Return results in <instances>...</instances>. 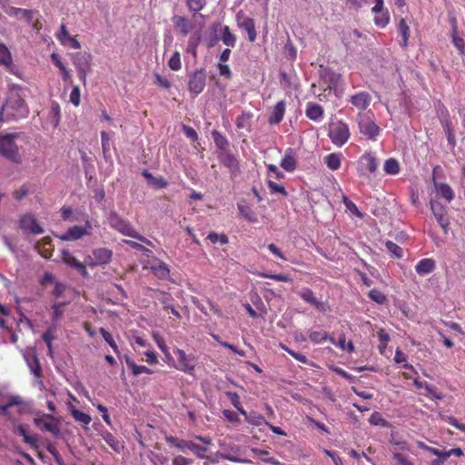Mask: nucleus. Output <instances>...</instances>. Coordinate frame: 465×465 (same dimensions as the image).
I'll return each mask as SVG.
<instances>
[{"label": "nucleus", "mask_w": 465, "mask_h": 465, "mask_svg": "<svg viewBox=\"0 0 465 465\" xmlns=\"http://www.w3.org/2000/svg\"><path fill=\"white\" fill-rule=\"evenodd\" d=\"M28 109L25 102L18 96L10 97L2 106L0 112V122L10 119L26 117Z\"/></svg>", "instance_id": "f257e3e1"}, {"label": "nucleus", "mask_w": 465, "mask_h": 465, "mask_svg": "<svg viewBox=\"0 0 465 465\" xmlns=\"http://www.w3.org/2000/svg\"><path fill=\"white\" fill-rule=\"evenodd\" d=\"M109 224L111 227L114 228L125 236L134 238L146 245H153V242L150 240L137 232L128 222L123 220L116 213H111L109 217Z\"/></svg>", "instance_id": "f03ea898"}, {"label": "nucleus", "mask_w": 465, "mask_h": 465, "mask_svg": "<svg viewBox=\"0 0 465 465\" xmlns=\"http://www.w3.org/2000/svg\"><path fill=\"white\" fill-rule=\"evenodd\" d=\"M360 133L368 139L375 141L381 133V128L375 124L369 113H359L356 118Z\"/></svg>", "instance_id": "7ed1b4c3"}, {"label": "nucleus", "mask_w": 465, "mask_h": 465, "mask_svg": "<svg viewBox=\"0 0 465 465\" xmlns=\"http://www.w3.org/2000/svg\"><path fill=\"white\" fill-rule=\"evenodd\" d=\"M15 138L16 134H0V154L14 163H19L20 155Z\"/></svg>", "instance_id": "20e7f679"}, {"label": "nucleus", "mask_w": 465, "mask_h": 465, "mask_svg": "<svg viewBox=\"0 0 465 465\" xmlns=\"http://www.w3.org/2000/svg\"><path fill=\"white\" fill-rule=\"evenodd\" d=\"M34 423L41 431L49 432L55 438L61 434L60 420L51 414L36 415Z\"/></svg>", "instance_id": "39448f33"}, {"label": "nucleus", "mask_w": 465, "mask_h": 465, "mask_svg": "<svg viewBox=\"0 0 465 465\" xmlns=\"http://www.w3.org/2000/svg\"><path fill=\"white\" fill-rule=\"evenodd\" d=\"M25 409L23 399L18 395H11L7 397L5 403L0 404V416L14 419L15 412L22 413Z\"/></svg>", "instance_id": "423d86ee"}, {"label": "nucleus", "mask_w": 465, "mask_h": 465, "mask_svg": "<svg viewBox=\"0 0 465 465\" xmlns=\"http://www.w3.org/2000/svg\"><path fill=\"white\" fill-rule=\"evenodd\" d=\"M84 225L70 227L64 233L55 235L62 241L71 242L82 239L84 236L91 235L93 225L90 220L83 222Z\"/></svg>", "instance_id": "0eeeda50"}, {"label": "nucleus", "mask_w": 465, "mask_h": 465, "mask_svg": "<svg viewBox=\"0 0 465 465\" xmlns=\"http://www.w3.org/2000/svg\"><path fill=\"white\" fill-rule=\"evenodd\" d=\"M113 256V252L107 248H96L92 254L85 258V263L90 267L108 264Z\"/></svg>", "instance_id": "6e6552de"}, {"label": "nucleus", "mask_w": 465, "mask_h": 465, "mask_svg": "<svg viewBox=\"0 0 465 465\" xmlns=\"http://www.w3.org/2000/svg\"><path fill=\"white\" fill-rule=\"evenodd\" d=\"M206 85V72L203 68L196 69L189 75L188 90L194 96L201 94Z\"/></svg>", "instance_id": "1a4fd4ad"}, {"label": "nucleus", "mask_w": 465, "mask_h": 465, "mask_svg": "<svg viewBox=\"0 0 465 465\" xmlns=\"http://www.w3.org/2000/svg\"><path fill=\"white\" fill-rule=\"evenodd\" d=\"M350 130L347 124L339 122L331 129L330 138L337 146H342L350 138Z\"/></svg>", "instance_id": "9d476101"}, {"label": "nucleus", "mask_w": 465, "mask_h": 465, "mask_svg": "<svg viewBox=\"0 0 465 465\" xmlns=\"http://www.w3.org/2000/svg\"><path fill=\"white\" fill-rule=\"evenodd\" d=\"M19 226L27 234L39 235L45 232L44 228L31 213H26L20 218Z\"/></svg>", "instance_id": "9b49d317"}, {"label": "nucleus", "mask_w": 465, "mask_h": 465, "mask_svg": "<svg viewBox=\"0 0 465 465\" xmlns=\"http://www.w3.org/2000/svg\"><path fill=\"white\" fill-rule=\"evenodd\" d=\"M378 169V160L371 152L364 153L359 161L358 172L360 175H365L367 173H375Z\"/></svg>", "instance_id": "f8f14e48"}, {"label": "nucleus", "mask_w": 465, "mask_h": 465, "mask_svg": "<svg viewBox=\"0 0 465 465\" xmlns=\"http://www.w3.org/2000/svg\"><path fill=\"white\" fill-rule=\"evenodd\" d=\"M171 442H173L175 446L182 451H185V450H190L193 454H195L200 459H205V452L208 450V448L205 446H201L191 440H177L175 438H170L168 440Z\"/></svg>", "instance_id": "ddd939ff"}, {"label": "nucleus", "mask_w": 465, "mask_h": 465, "mask_svg": "<svg viewBox=\"0 0 465 465\" xmlns=\"http://www.w3.org/2000/svg\"><path fill=\"white\" fill-rule=\"evenodd\" d=\"M323 78L328 84L327 88L332 91L337 97H340L344 90V83L341 75L332 71H327Z\"/></svg>", "instance_id": "4468645a"}, {"label": "nucleus", "mask_w": 465, "mask_h": 465, "mask_svg": "<svg viewBox=\"0 0 465 465\" xmlns=\"http://www.w3.org/2000/svg\"><path fill=\"white\" fill-rule=\"evenodd\" d=\"M430 207L439 225L442 228L444 232H447L450 225V219L447 215L445 207L435 200H430Z\"/></svg>", "instance_id": "2eb2a0df"}, {"label": "nucleus", "mask_w": 465, "mask_h": 465, "mask_svg": "<svg viewBox=\"0 0 465 465\" xmlns=\"http://www.w3.org/2000/svg\"><path fill=\"white\" fill-rule=\"evenodd\" d=\"M174 354L177 356L179 361V366L177 369L182 371L193 374L195 369V357L193 354H186L184 351L181 349H175Z\"/></svg>", "instance_id": "dca6fc26"}, {"label": "nucleus", "mask_w": 465, "mask_h": 465, "mask_svg": "<svg viewBox=\"0 0 465 465\" xmlns=\"http://www.w3.org/2000/svg\"><path fill=\"white\" fill-rule=\"evenodd\" d=\"M299 296L305 302L312 305L321 312H326L329 310L328 303L317 299L314 292L310 288H302L299 292Z\"/></svg>", "instance_id": "f3484780"}, {"label": "nucleus", "mask_w": 465, "mask_h": 465, "mask_svg": "<svg viewBox=\"0 0 465 465\" xmlns=\"http://www.w3.org/2000/svg\"><path fill=\"white\" fill-rule=\"evenodd\" d=\"M24 359L34 376H39L42 373V367L35 348H27L24 351Z\"/></svg>", "instance_id": "a211bd4d"}, {"label": "nucleus", "mask_w": 465, "mask_h": 465, "mask_svg": "<svg viewBox=\"0 0 465 465\" xmlns=\"http://www.w3.org/2000/svg\"><path fill=\"white\" fill-rule=\"evenodd\" d=\"M61 216L64 221L74 223L90 220L89 215L78 210H73L70 207L64 206L61 209Z\"/></svg>", "instance_id": "6ab92c4d"}, {"label": "nucleus", "mask_w": 465, "mask_h": 465, "mask_svg": "<svg viewBox=\"0 0 465 465\" xmlns=\"http://www.w3.org/2000/svg\"><path fill=\"white\" fill-rule=\"evenodd\" d=\"M0 65L8 72L16 74V68L13 64V57L9 48L0 42Z\"/></svg>", "instance_id": "aec40b11"}, {"label": "nucleus", "mask_w": 465, "mask_h": 465, "mask_svg": "<svg viewBox=\"0 0 465 465\" xmlns=\"http://www.w3.org/2000/svg\"><path fill=\"white\" fill-rule=\"evenodd\" d=\"M238 25L246 31L250 42H254L257 37L254 20L251 17L237 15Z\"/></svg>", "instance_id": "412c9836"}, {"label": "nucleus", "mask_w": 465, "mask_h": 465, "mask_svg": "<svg viewBox=\"0 0 465 465\" xmlns=\"http://www.w3.org/2000/svg\"><path fill=\"white\" fill-rule=\"evenodd\" d=\"M350 102L354 107L362 112L371 104V96L368 92H359L351 96Z\"/></svg>", "instance_id": "4be33fe9"}, {"label": "nucleus", "mask_w": 465, "mask_h": 465, "mask_svg": "<svg viewBox=\"0 0 465 465\" xmlns=\"http://www.w3.org/2000/svg\"><path fill=\"white\" fill-rule=\"evenodd\" d=\"M281 167L286 172L292 173L297 167L296 153L292 148H287L281 161Z\"/></svg>", "instance_id": "5701e85b"}, {"label": "nucleus", "mask_w": 465, "mask_h": 465, "mask_svg": "<svg viewBox=\"0 0 465 465\" xmlns=\"http://www.w3.org/2000/svg\"><path fill=\"white\" fill-rule=\"evenodd\" d=\"M390 443L391 444V452L393 454L395 451H410L411 445L408 441L404 440L398 433L392 432L390 437Z\"/></svg>", "instance_id": "b1692460"}, {"label": "nucleus", "mask_w": 465, "mask_h": 465, "mask_svg": "<svg viewBox=\"0 0 465 465\" xmlns=\"http://www.w3.org/2000/svg\"><path fill=\"white\" fill-rule=\"evenodd\" d=\"M57 38L62 45H69L73 49H80V42L74 36L69 35L65 25H62L60 32L57 34Z\"/></svg>", "instance_id": "393cba45"}, {"label": "nucleus", "mask_w": 465, "mask_h": 465, "mask_svg": "<svg viewBox=\"0 0 465 465\" xmlns=\"http://www.w3.org/2000/svg\"><path fill=\"white\" fill-rule=\"evenodd\" d=\"M434 190L437 195L443 198L447 203H450L454 199V191L446 183L434 182Z\"/></svg>", "instance_id": "a878e982"}, {"label": "nucleus", "mask_w": 465, "mask_h": 465, "mask_svg": "<svg viewBox=\"0 0 465 465\" xmlns=\"http://www.w3.org/2000/svg\"><path fill=\"white\" fill-rule=\"evenodd\" d=\"M35 249L38 253L45 259L51 258L53 254L52 239L50 237H45L41 241L35 244Z\"/></svg>", "instance_id": "bb28decb"}, {"label": "nucleus", "mask_w": 465, "mask_h": 465, "mask_svg": "<svg viewBox=\"0 0 465 465\" xmlns=\"http://www.w3.org/2000/svg\"><path fill=\"white\" fill-rule=\"evenodd\" d=\"M219 161L231 172L234 173L239 170V163L235 156L227 151H223L218 154Z\"/></svg>", "instance_id": "cd10ccee"}, {"label": "nucleus", "mask_w": 465, "mask_h": 465, "mask_svg": "<svg viewBox=\"0 0 465 465\" xmlns=\"http://www.w3.org/2000/svg\"><path fill=\"white\" fill-rule=\"evenodd\" d=\"M436 268V262L431 258H424L418 262L415 266L416 272L420 276H425L432 272Z\"/></svg>", "instance_id": "c85d7f7f"}, {"label": "nucleus", "mask_w": 465, "mask_h": 465, "mask_svg": "<svg viewBox=\"0 0 465 465\" xmlns=\"http://www.w3.org/2000/svg\"><path fill=\"white\" fill-rule=\"evenodd\" d=\"M6 14L12 17H21L29 25L33 24L34 11L31 9L10 6L6 11Z\"/></svg>", "instance_id": "c756f323"}, {"label": "nucleus", "mask_w": 465, "mask_h": 465, "mask_svg": "<svg viewBox=\"0 0 465 465\" xmlns=\"http://www.w3.org/2000/svg\"><path fill=\"white\" fill-rule=\"evenodd\" d=\"M172 21L183 36H186L193 29V24L184 16L174 15Z\"/></svg>", "instance_id": "7c9ffc66"}, {"label": "nucleus", "mask_w": 465, "mask_h": 465, "mask_svg": "<svg viewBox=\"0 0 465 465\" xmlns=\"http://www.w3.org/2000/svg\"><path fill=\"white\" fill-rule=\"evenodd\" d=\"M285 113V102L283 100L278 102L273 107L270 116L269 123L270 124H280L284 116Z\"/></svg>", "instance_id": "2f4dec72"}, {"label": "nucleus", "mask_w": 465, "mask_h": 465, "mask_svg": "<svg viewBox=\"0 0 465 465\" xmlns=\"http://www.w3.org/2000/svg\"><path fill=\"white\" fill-rule=\"evenodd\" d=\"M305 114L309 119L320 122L323 117V109L317 104L308 103Z\"/></svg>", "instance_id": "473e14b6"}, {"label": "nucleus", "mask_w": 465, "mask_h": 465, "mask_svg": "<svg viewBox=\"0 0 465 465\" xmlns=\"http://www.w3.org/2000/svg\"><path fill=\"white\" fill-rule=\"evenodd\" d=\"M451 39L454 46L459 50L461 55H465V40L458 35L456 20L453 19L451 26Z\"/></svg>", "instance_id": "72a5a7b5"}, {"label": "nucleus", "mask_w": 465, "mask_h": 465, "mask_svg": "<svg viewBox=\"0 0 465 465\" xmlns=\"http://www.w3.org/2000/svg\"><path fill=\"white\" fill-rule=\"evenodd\" d=\"M309 339L314 344H322L326 341H330L331 343L335 344V340L332 337H330L328 332L324 331H312L309 334Z\"/></svg>", "instance_id": "f704fd0d"}, {"label": "nucleus", "mask_w": 465, "mask_h": 465, "mask_svg": "<svg viewBox=\"0 0 465 465\" xmlns=\"http://www.w3.org/2000/svg\"><path fill=\"white\" fill-rule=\"evenodd\" d=\"M242 415L244 416L245 420L252 426L259 427L263 424L267 426V424H268V421L265 420L263 416L259 414L256 411L247 412L245 411V414H242Z\"/></svg>", "instance_id": "c9c22d12"}, {"label": "nucleus", "mask_w": 465, "mask_h": 465, "mask_svg": "<svg viewBox=\"0 0 465 465\" xmlns=\"http://www.w3.org/2000/svg\"><path fill=\"white\" fill-rule=\"evenodd\" d=\"M101 436L103 440L116 452H120V450L124 448L121 441H119L116 437H114L111 432L107 430H103L101 432Z\"/></svg>", "instance_id": "e433bc0d"}, {"label": "nucleus", "mask_w": 465, "mask_h": 465, "mask_svg": "<svg viewBox=\"0 0 465 465\" xmlns=\"http://www.w3.org/2000/svg\"><path fill=\"white\" fill-rule=\"evenodd\" d=\"M342 155L339 153H332L324 157V163L331 171H336L341 167Z\"/></svg>", "instance_id": "4c0bfd02"}, {"label": "nucleus", "mask_w": 465, "mask_h": 465, "mask_svg": "<svg viewBox=\"0 0 465 465\" xmlns=\"http://www.w3.org/2000/svg\"><path fill=\"white\" fill-rule=\"evenodd\" d=\"M126 365L131 370L134 376H138L142 373L152 374L153 371L146 366L137 365L132 359L126 358Z\"/></svg>", "instance_id": "58836bf2"}, {"label": "nucleus", "mask_w": 465, "mask_h": 465, "mask_svg": "<svg viewBox=\"0 0 465 465\" xmlns=\"http://www.w3.org/2000/svg\"><path fill=\"white\" fill-rule=\"evenodd\" d=\"M151 268L154 275L159 279L165 280L169 277L170 270L165 262L159 261L157 264L153 265Z\"/></svg>", "instance_id": "ea45409f"}, {"label": "nucleus", "mask_w": 465, "mask_h": 465, "mask_svg": "<svg viewBox=\"0 0 465 465\" xmlns=\"http://www.w3.org/2000/svg\"><path fill=\"white\" fill-rule=\"evenodd\" d=\"M374 16V24L376 26L384 28L390 22V15L387 9H381L379 12H372Z\"/></svg>", "instance_id": "a19ab883"}, {"label": "nucleus", "mask_w": 465, "mask_h": 465, "mask_svg": "<svg viewBox=\"0 0 465 465\" xmlns=\"http://www.w3.org/2000/svg\"><path fill=\"white\" fill-rule=\"evenodd\" d=\"M383 170L386 174L396 175L401 171L400 163L395 158H389L384 163Z\"/></svg>", "instance_id": "79ce46f5"}, {"label": "nucleus", "mask_w": 465, "mask_h": 465, "mask_svg": "<svg viewBox=\"0 0 465 465\" xmlns=\"http://www.w3.org/2000/svg\"><path fill=\"white\" fill-rule=\"evenodd\" d=\"M54 331V327H49L42 335V339L45 342L48 349V356L51 358H53L54 354L52 341L55 339Z\"/></svg>", "instance_id": "37998d69"}, {"label": "nucleus", "mask_w": 465, "mask_h": 465, "mask_svg": "<svg viewBox=\"0 0 465 465\" xmlns=\"http://www.w3.org/2000/svg\"><path fill=\"white\" fill-rule=\"evenodd\" d=\"M91 56L87 54H79L74 59L77 71H87L90 67Z\"/></svg>", "instance_id": "c03bdc74"}, {"label": "nucleus", "mask_w": 465, "mask_h": 465, "mask_svg": "<svg viewBox=\"0 0 465 465\" xmlns=\"http://www.w3.org/2000/svg\"><path fill=\"white\" fill-rule=\"evenodd\" d=\"M65 264L77 270L82 276H88V272L84 264L78 261L74 255H71L70 259L66 261Z\"/></svg>", "instance_id": "a18cd8bd"}, {"label": "nucleus", "mask_w": 465, "mask_h": 465, "mask_svg": "<svg viewBox=\"0 0 465 465\" xmlns=\"http://www.w3.org/2000/svg\"><path fill=\"white\" fill-rule=\"evenodd\" d=\"M222 41L223 43L231 47H234L236 44V37L235 35L231 32L229 26L224 25L223 27V35H222Z\"/></svg>", "instance_id": "49530a36"}, {"label": "nucleus", "mask_w": 465, "mask_h": 465, "mask_svg": "<svg viewBox=\"0 0 465 465\" xmlns=\"http://www.w3.org/2000/svg\"><path fill=\"white\" fill-rule=\"evenodd\" d=\"M15 432L21 435L24 438V441L27 444L35 445L37 442V437L28 435L25 427L21 424L15 428Z\"/></svg>", "instance_id": "de8ad7c7"}, {"label": "nucleus", "mask_w": 465, "mask_h": 465, "mask_svg": "<svg viewBox=\"0 0 465 465\" xmlns=\"http://www.w3.org/2000/svg\"><path fill=\"white\" fill-rule=\"evenodd\" d=\"M227 398L230 400L232 405L241 413L245 414V410L242 406L240 396L238 393L233 391H226L225 392Z\"/></svg>", "instance_id": "09e8293b"}, {"label": "nucleus", "mask_w": 465, "mask_h": 465, "mask_svg": "<svg viewBox=\"0 0 465 465\" xmlns=\"http://www.w3.org/2000/svg\"><path fill=\"white\" fill-rule=\"evenodd\" d=\"M66 305V302H55L52 305V322L53 326L55 328L56 322L59 321L61 316L63 315V307Z\"/></svg>", "instance_id": "8fccbe9b"}, {"label": "nucleus", "mask_w": 465, "mask_h": 465, "mask_svg": "<svg viewBox=\"0 0 465 465\" xmlns=\"http://www.w3.org/2000/svg\"><path fill=\"white\" fill-rule=\"evenodd\" d=\"M51 60L60 69L63 79L67 80L70 77V73L61 61L60 56L57 54L53 53L51 54Z\"/></svg>", "instance_id": "3c124183"}, {"label": "nucleus", "mask_w": 465, "mask_h": 465, "mask_svg": "<svg viewBox=\"0 0 465 465\" xmlns=\"http://www.w3.org/2000/svg\"><path fill=\"white\" fill-rule=\"evenodd\" d=\"M71 414L76 421H78L84 425H88L91 422L90 415H88L87 413H84L79 410L72 408Z\"/></svg>", "instance_id": "603ef678"}, {"label": "nucleus", "mask_w": 465, "mask_h": 465, "mask_svg": "<svg viewBox=\"0 0 465 465\" xmlns=\"http://www.w3.org/2000/svg\"><path fill=\"white\" fill-rule=\"evenodd\" d=\"M200 41H201L200 33H195L193 35H192L188 41L187 52L191 53L193 56H195L196 52H197V47L199 45Z\"/></svg>", "instance_id": "864d4df0"}, {"label": "nucleus", "mask_w": 465, "mask_h": 465, "mask_svg": "<svg viewBox=\"0 0 465 465\" xmlns=\"http://www.w3.org/2000/svg\"><path fill=\"white\" fill-rule=\"evenodd\" d=\"M398 28H399L400 34L402 36L401 46L406 47L408 45V40H409L410 28L404 19L400 20Z\"/></svg>", "instance_id": "5fc2aeb1"}, {"label": "nucleus", "mask_w": 465, "mask_h": 465, "mask_svg": "<svg viewBox=\"0 0 465 465\" xmlns=\"http://www.w3.org/2000/svg\"><path fill=\"white\" fill-rule=\"evenodd\" d=\"M113 136L114 133H108L105 131L101 133L102 148L104 154L110 152Z\"/></svg>", "instance_id": "6e6d98bb"}, {"label": "nucleus", "mask_w": 465, "mask_h": 465, "mask_svg": "<svg viewBox=\"0 0 465 465\" xmlns=\"http://www.w3.org/2000/svg\"><path fill=\"white\" fill-rule=\"evenodd\" d=\"M442 125L447 135L448 143L451 148H454L456 145V139L450 123L449 121H445Z\"/></svg>", "instance_id": "4d7b16f0"}, {"label": "nucleus", "mask_w": 465, "mask_h": 465, "mask_svg": "<svg viewBox=\"0 0 465 465\" xmlns=\"http://www.w3.org/2000/svg\"><path fill=\"white\" fill-rule=\"evenodd\" d=\"M368 296L371 301L377 302L378 304H384L387 301L385 294L378 289L371 290Z\"/></svg>", "instance_id": "13d9d810"}, {"label": "nucleus", "mask_w": 465, "mask_h": 465, "mask_svg": "<svg viewBox=\"0 0 465 465\" xmlns=\"http://www.w3.org/2000/svg\"><path fill=\"white\" fill-rule=\"evenodd\" d=\"M386 249L389 252L391 253L392 256L396 258H401L402 257V249L396 244L395 242L391 241H387L385 242Z\"/></svg>", "instance_id": "bf43d9fd"}, {"label": "nucleus", "mask_w": 465, "mask_h": 465, "mask_svg": "<svg viewBox=\"0 0 465 465\" xmlns=\"http://www.w3.org/2000/svg\"><path fill=\"white\" fill-rule=\"evenodd\" d=\"M251 114L242 113L236 119V126L238 129H247L250 127Z\"/></svg>", "instance_id": "052dcab7"}, {"label": "nucleus", "mask_w": 465, "mask_h": 465, "mask_svg": "<svg viewBox=\"0 0 465 465\" xmlns=\"http://www.w3.org/2000/svg\"><path fill=\"white\" fill-rule=\"evenodd\" d=\"M206 5L205 0H186V5L191 12L197 13Z\"/></svg>", "instance_id": "680f3d73"}, {"label": "nucleus", "mask_w": 465, "mask_h": 465, "mask_svg": "<svg viewBox=\"0 0 465 465\" xmlns=\"http://www.w3.org/2000/svg\"><path fill=\"white\" fill-rule=\"evenodd\" d=\"M207 239L213 243L219 242L221 245H224L228 242V237L225 234H218L215 232H211L207 235Z\"/></svg>", "instance_id": "e2e57ef3"}, {"label": "nucleus", "mask_w": 465, "mask_h": 465, "mask_svg": "<svg viewBox=\"0 0 465 465\" xmlns=\"http://www.w3.org/2000/svg\"><path fill=\"white\" fill-rule=\"evenodd\" d=\"M369 422L372 425L386 427L388 421L381 416V413L375 411L369 418Z\"/></svg>", "instance_id": "0e129e2a"}, {"label": "nucleus", "mask_w": 465, "mask_h": 465, "mask_svg": "<svg viewBox=\"0 0 465 465\" xmlns=\"http://www.w3.org/2000/svg\"><path fill=\"white\" fill-rule=\"evenodd\" d=\"M169 67L173 70L177 71L181 69L182 64H181V57L179 52H174L171 58L168 61Z\"/></svg>", "instance_id": "69168bd1"}, {"label": "nucleus", "mask_w": 465, "mask_h": 465, "mask_svg": "<svg viewBox=\"0 0 465 465\" xmlns=\"http://www.w3.org/2000/svg\"><path fill=\"white\" fill-rule=\"evenodd\" d=\"M238 210L240 212V214L243 216L246 220L250 222H253L255 220L254 214L248 205L238 203Z\"/></svg>", "instance_id": "338daca9"}, {"label": "nucleus", "mask_w": 465, "mask_h": 465, "mask_svg": "<svg viewBox=\"0 0 465 465\" xmlns=\"http://www.w3.org/2000/svg\"><path fill=\"white\" fill-rule=\"evenodd\" d=\"M392 458L398 465H414L409 457L402 454L401 452L395 451L392 454Z\"/></svg>", "instance_id": "774afa93"}]
</instances>
